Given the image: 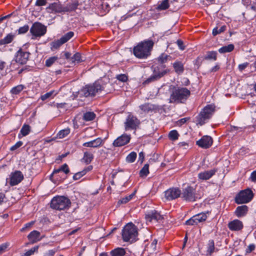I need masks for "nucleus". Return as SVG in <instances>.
Segmentation results:
<instances>
[{
    "mask_svg": "<svg viewBox=\"0 0 256 256\" xmlns=\"http://www.w3.org/2000/svg\"><path fill=\"white\" fill-rule=\"evenodd\" d=\"M154 45L152 40L142 41L134 48V54L138 58L146 59L150 55Z\"/></svg>",
    "mask_w": 256,
    "mask_h": 256,
    "instance_id": "nucleus-1",
    "label": "nucleus"
},
{
    "mask_svg": "<svg viewBox=\"0 0 256 256\" xmlns=\"http://www.w3.org/2000/svg\"><path fill=\"white\" fill-rule=\"evenodd\" d=\"M170 97V103H184L190 94V92L186 88H172Z\"/></svg>",
    "mask_w": 256,
    "mask_h": 256,
    "instance_id": "nucleus-2",
    "label": "nucleus"
},
{
    "mask_svg": "<svg viewBox=\"0 0 256 256\" xmlns=\"http://www.w3.org/2000/svg\"><path fill=\"white\" fill-rule=\"evenodd\" d=\"M102 80H99L92 84L86 85L80 92V94L85 97L94 96L104 90Z\"/></svg>",
    "mask_w": 256,
    "mask_h": 256,
    "instance_id": "nucleus-3",
    "label": "nucleus"
},
{
    "mask_svg": "<svg viewBox=\"0 0 256 256\" xmlns=\"http://www.w3.org/2000/svg\"><path fill=\"white\" fill-rule=\"evenodd\" d=\"M136 227L132 222L126 224L122 230V238L124 242H132L136 241L138 236Z\"/></svg>",
    "mask_w": 256,
    "mask_h": 256,
    "instance_id": "nucleus-4",
    "label": "nucleus"
},
{
    "mask_svg": "<svg viewBox=\"0 0 256 256\" xmlns=\"http://www.w3.org/2000/svg\"><path fill=\"white\" fill-rule=\"evenodd\" d=\"M214 111L215 106L214 105L208 104L206 106L196 118L197 124L200 126L204 124L211 118Z\"/></svg>",
    "mask_w": 256,
    "mask_h": 256,
    "instance_id": "nucleus-5",
    "label": "nucleus"
},
{
    "mask_svg": "<svg viewBox=\"0 0 256 256\" xmlns=\"http://www.w3.org/2000/svg\"><path fill=\"white\" fill-rule=\"evenodd\" d=\"M214 111L215 106L214 105L208 104L206 106L196 118L197 124L200 126L204 124L211 118Z\"/></svg>",
    "mask_w": 256,
    "mask_h": 256,
    "instance_id": "nucleus-6",
    "label": "nucleus"
},
{
    "mask_svg": "<svg viewBox=\"0 0 256 256\" xmlns=\"http://www.w3.org/2000/svg\"><path fill=\"white\" fill-rule=\"evenodd\" d=\"M214 111L215 106L214 105L208 104L206 106L196 118L197 124L200 126L204 124L211 118Z\"/></svg>",
    "mask_w": 256,
    "mask_h": 256,
    "instance_id": "nucleus-7",
    "label": "nucleus"
},
{
    "mask_svg": "<svg viewBox=\"0 0 256 256\" xmlns=\"http://www.w3.org/2000/svg\"><path fill=\"white\" fill-rule=\"evenodd\" d=\"M71 204L70 200L64 196H56L51 200L50 207L56 210H64L68 208Z\"/></svg>",
    "mask_w": 256,
    "mask_h": 256,
    "instance_id": "nucleus-8",
    "label": "nucleus"
},
{
    "mask_svg": "<svg viewBox=\"0 0 256 256\" xmlns=\"http://www.w3.org/2000/svg\"><path fill=\"white\" fill-rule=\"evenodd\" d=\"M254 197V194L250 188L240 191L235 198L237 204H246L250 202Z\"/></svg>",
    "mask_w": 256,
    "mask_h": 256,
    "instance_id": "nucleus-9",
    "label": "nucleus"
},
{
    "mask_svg": "<svg viewBox=\"0 0 256 256\" xmlns=\"http://www.w3.org/2000/svg\"><path fill=\"white\" fill-rule=\"evenodd\" d=\"M46 26L39 22H34L30 28V32L32 36V39L40 38L44 36L46 32Z\"/></svg>",
    "mask_w": 256,
    "mask_h": 256,
    "instance_id": "nucleus-10",
    "label": "nucleus"
},
{
    "mask_svg": "<svg viewBox=\"0 0 256 256\" xmlns=\"http://www.w3.org/2000/svg\"><path fill=\"white\" fill-rule=\"evenodd\" d=\"M181 194L182 198L186 201L194 202L198 198L196 189L191 186L184 188Z\"/></svg>",
    "mask_w": 256,
    "mask_h": 256,
    "instance_id": "nucleus-11",
    "label": "nucleus"
},
{
    "mask_svg": "<svg viewBox=\"0 0 256 256\" xmlns=\"http://www.w3.org/2000/svg\"><path fill=\"white\" fill-rule=\"evenodd\" d=\"M140 122L136 116L132 114H129L124 122L125 129L126 130H136L139 125Z\"/></svg>",
    "mask_w": 256,
    "mask_h": 256,
    "instance_id": "nucleus-12",
    "label": "nucleus"
},
{
    "mask_svg": "<svg viewBox=\"0 0 256 256\" xmlns=\"http://www.w3.org/2000/svg\"><path fill=\"white\" fill-rule=\"evenodd\" d=\"M10 184L14 186L18 184L24 179V175L20 170H16L10 175Z\"/></svg>",
    "mask_w": 256,
    "mask_h": 256,
    "instance_id": "nucleus-13",
    "label": "nucleus"
},
{
    "mask_svg": "<svg viewBox=\"0 0 256 256\" xmlns=\"http://www.w3.org/2000/svg\"><path fill=\"white\" fill-rule=\"evenodd\" d=\"M167 72L166 70H162L160 71L158 68V70L154 68V74L150 78H147L144 82V84H148L151 82H153L159 80Z\"/></svg>",
    "mask_w": 256,
    "mask_h": 256,
    "instance_id": "nucleus-14",
    "label": "nucleus"
},
{
    "mask_svg": "<svg viewBox=\"0 0 256 256\" xmlns=\"http://www.w3.org/2000/svg\"><path fill=\"white\" fill-rule=\"evenodd\" d=\"M30 55V52L22 51V50L20 49L16 56V62L21 64H25L28 60Z\"/></svg>",
    "mask_w": 256,
    "mask_h": 256,
    "instance_id": "nucleus-15",
    "label": "nucleus"
},
{
    "mask_svg": "<svg viewBox=\"0 0 256 256\" xmlns=\"http://www.w3.org/2000/svg\"><path fill=\"white\" fill-rule=\"evenodd\" d=\"M181 191L178 188H170L165 192V197L168 200H172L178 198Z\"/></svg>",
    "mask_w": 256,
    "mask_h": 256,
    "instance_id": "nucleus-16",
    "label": "nucleus"
},
{
    "mask_svg": "<svg viewBox=\"0 0 256 256\" xmlns=\"http://www.w3.org/2000/svg\"><path fill=\"white\" fill-rule=\"evenodd\" d=\"M48 12L50 13H62L64 12V7L60 2H54L50 4L46 8Z\"/></svg>",
    "mask_w": 256,
    "mask_h": 256,
    "instance_id": "nucleus-17",
    "label": "nucleus"
},
{
    "mask_svg": "<svg viewBox=\"0 0 256 256\" xmlns=\"http://www.w3.org/2000/svg\"><path fill=\"white\" fill-rule=\"evenodd\" d=\"M196 144L203 148H208L212 145V139L210 136H202L200 140L196 141Z\"/></svg>",
    "mask_w": 256,
    "mask_h": 256,
    "instance_id": "nucleus-18",
    "label": "nucleus"
},
{
    "mask_svg": "<svg viewBox=\"0 0 256 256\" xmlns=\"http://www.w3.org/2000/svg\"><path fill=\"white\" fill-rule=\"evenodd\" d=\"M130 140V136L126 134H123L118 137L113 142L114 146H122L129 142Z\"/></svg>",
    "mask_w": 256,
    "mask_h": 256,
    "instance_id": "nucleus-19",
    "label": "nucleus"
},
{
    "mask_svg": "<svg viewBox=\"0 0 256 256\" xmlns=\"http://www.w3.org/2000/svg\"><path fill=\"white\" fill-rule=\"evenodd\" d=\"M243 227L242 222L238 220H234L228 224V228L232 231H240Z\"/></svg>",
    "mask_w": 256,
    "mask_h": 256,
    "instance_id": "nucleus-20",
    "label": "nucleus"
},
{
    "mask_svg": "<svg viewBox=\"0 0 256 256\" xmlns=\"http://www.w3.org/2000/svg\"><path fill=\"white\" fill-rule=\"evenodd\" d=\"M216 171L217 170L216 169H212L209 170H205L200 172L198 174V178L199 180H209L215 174Z\"/></svg>",
    "mask_w": 256,
    "mask_h": 256,
    "instance_id": "nucleus-21",
    "label": "nucleus"
},
{
    "mask_svg": "<svg viewBox=\"0 0 256 256\" xmlns=\"http://www.w3.org/2000/svg\"><path fill=\"white\" fill-rule=\"evenodd\" d=\"M139 108L145 114H150L155 112L158 109L156 106L150 103L142 104Z\"/></svg>",
    "mask_w": 256,
    "mask_h": 256,
    "instance_id": "nucleus-22",
    "label": "nucleus"
},
{
    "mask_svg": "<svg viewBox=\"0 0 256 256\" xmlns=\"http://www.w3.org/2000/svg\"><path fill=\"white\" fill-rule=\"evenodd\" d=\"M40 234L37 230H33L28 236V238L31 244L36 243L42 240Z\"/></svg>",
    "mask_w": 256,
    "mask_h": 256,
    "instance_id": "nucleus-23",
    "label": "nucleus"
},
{
    "mask_svg": "<svg viewBox=\"0 0 256 256\" xmlns=\"http://www.w3.org/2000/svg\"><path fill=\"white\" fill-rule=\"evenodd\" d=\"M146 218L148 222H152V220L158 222L162 220V217L158 212H152L146 215Z\"/></svg>",
    "mask_w": 256,
    "mask_h": 256,
    "instance_id": "nucleus-24",
    "label": "nucleus"
},
{
    "mask_svg": "<svg viewBox=\"0 0 256 256\" xmlns=\"http://www.w3.org/2000/svg\"><path fill=\"white\" fill-rule=\"evenodd\" d=\"M102 142L101 138H98L93 140L84 143L82 146L85 147L98 148L102 144Z\"/></svg>",
    "mask_w": 256,
    "mask_h": 256,
    "instance_id": "nucleus-25",
    "label": "nucleus"
},
{
    "mask_svg": "<svg viewBox=\"0 0 256 256\" xmlns=\"http://www.w3.org/2000/svg\"><path fill=\"white\" fill-rule=\"evenodd\" d=\"M248 212V207L246 205H242L236 208L234 214L238 218H241L246 215Z\"/></svg>",
    "mask_w": 256,
    "mask_h": 256,
    "instance_id": "nucleus-26",
    "label": "nucleus"
},
{
    "mask_svg": "<svg viewBox=\"0 0 256 256\" xmlns=\"http://www.w3.org/2000/svg\"><path fill=\"white\" fill-rule=\"evenodd\" d=\"M174 72L178 74H182L184 72V64L180 61L176 60L173 64Z\"/></svg>",
    "mask_w": 256,
    "mask_h": 256,
    "instance_id": "nucleus-27",
    "label": "nucleus"
},
{
    "mask_svg": "<svg viewBox=\"0 0 256 256\" xmlns=\"http://www.w3.org/2000/svg\"><path fill=\"white\" fill-rule=\"evenodd\" d=\"M126 253L124 248H118L110 251V254L111 256H124Z\"/></svg>",
    "mask_w": 256,
    "mask_h": 256,
    "instance_id": "nucleus-28",
    "label": "nucleus"
},
{
    "mask_svg": "<svg viewBox=\"0 0 256 256\" xmlns=\"http://www.w3.org/2000/svg\"><path fill=\"white\" fill-rule=\"evenodd\" d=\"M14 36L12 34H8L3 39L0 40V46L10 43L14 40Z\"/></svg>",
    "mask_w": 256,
    "mask_h": 256,
    "instance_id": "nucleus-29",
    "label": "nucleus"
},
{
    "mask_svg": "<svg viewBox=\"0 0 256 256\" xmlns=\"http://www.w3.org/2000/svg\"><path fill=\"white\" fill-rule=\"evenodd\" d=\"M234 45L233 44H230L228 46H224L218 49V52L220 54H224L226 52H230L234 49Z\"/></svg>",
    "mask_w": 256,
    "mask_h": 256,
    "instance_id": "nucleus-30",
    "label": "nucleus"
},
{
    "mask_svg": "<svg viewBox=\"0 0 256 256\" xmlns=\"http://www.w3.org/2000/svg\"><path fill=\"white\" fill-rule=\"evenodd\" d=\"M93 159L94 155L92 153L88 152H84L82 160L86 164H90Z\"/></svg>",
    "mask_w": 256,
    "mask_h": 256,
    "instance_id": "nucleus-31",
    "label": "nucleus"
},
{
    "mask_svg": "<svg viewBox=\"0 0 256 256\" xmlns=\"http://www.w3.org/2000/svg\"><path fill=\"white\" fill-rule=\"evenodd\" d=\"M171 56L165 53L162 54L157 58L158 63L163 64L166 62L168 60H170Z\"/></svg>",
    "mask_w": 256,
    "mask_h": 256,
    "instance_id": "nucleus-32",
    "label": "nucleus"
},
{
    "mask_svg": "<svg viewBox=\"0 0 256 256\" xmlns=\"http://www.w3.org/2000/svg\"><path fill=\"white\" fill-rule=\"evenodd\" d=\"M215 246H214V240H208L207 246V250L206 254L211 255L214 250Z\"/></svg>",
    "mask_w": 256,
    "mask_h": 256,
    "instance_id": "nucleus-33",
    "label": "nucleus"
},
{
    "mask_svg": "<svg viewBox=\"0 0 256 256\" xmlns=\"http://www.w3.org/2000/svg\"><path fill=\"white\" fill-rule=\"evenodd\" d=\"M216 58L217 52L216 51H208L204 56L205 60H216Z\"/></svg>",
    "mask_w": 256,
    "mask_h": 256,
    "instance_id": "nucleus-34",
    "label": "nucleus"
},
{
    "mask_svg": "<svg viewBox=\"0 0 256 256\" xmlns=\"http://www.w3.org/2000/svg\"><path fill=\"white\" fill-rule=\"evenodd\" d=\"M194 216L198 224V223L204 222L207 218L206 214L204 212L196 214Z\"/></svg>",
    "mask_w": 256,
    "mask_h": 256,
    "instance_id": "nucleus-35",
    "label": "nucleus"
},
{
    "mask_svg": "<svg viewBox=\"0 0 256 256\" xmlns=\"http://www.w3.org/2000/svg\"><path fill=\"white\" fill-rule=\"evenodd\" d=\"M78 6V2H73L69 4L67 6L64 7V12H70L76 10Z\"/></svg>",
    "mask_w": 256,
    "mask_h": 256,
    "instance_id": "nucleus-36",
    "label": "nucleus"
},
{
    "mask_svg": "<svg viewBox=\"0 0 256 256\" xmlns=\"http://www.w3.org/2000/svg\"><path fill=\"white\" fill-rule=\"evenodd\" d=\"M25 86L22 84L18 85L12 88L10 92L12 94H19L24 88Z\"/></svg>",
    "mask_w": 256,
    "mask_h": 256,
    "instance_id": "nucleus-37",
    "label": "nucleus"
},
{
    "mask_svg": "<svg viewBox=\"0 0 256 256\" xmlns=\"http://www.w3.org/2000/svg\"><path fill=\"white\" fill-rule=\"evenodd\" d=\"M96 114L94 112H88L84 113L83 115V119L86 121H90L94 120Z\"/></svg>",
    "mask_w": 256,
    "mask_h": 256,
    "instance_id": "nucleus-38",
    "label": "nucleus"
},
{
    "mask_svg": "<svg viewBox=\"0 0 256 256\" xmlns=\"http://www.w3.org/2000/svg\"><path fill=\"white\" fill-rule=\"evenodd\" d=\"M58 60V58L57 56L50 57L46 60L45 66L47 67H50L57 62Z\"/></svg>",
    "mask_w": 256,
    "mask_h": 256,
    "instance_id": "nucleus-39",
    "label": "nucleus"
},
{
    "mask_svg": "<svg viewBox=\"0 0 256 256\" xmlns=\"http://www.w3.org/2000/svg\"><path fill=\"white\" fill-rule=\"evenodd\" d=\"M74 36V32H69L64 34L62 37H61L60 39L62 40L63 42L66 43L71 38H72Z\"/></svg>",
    "mask_w": 256,
    "mask_h": 256,
    "instance_id": "nucleus-40",
    "label": "nucleus"
},
{
    "mask_svg": "<svg viewBox=\"0 0 256 256\" xmlns=\"http://www.w3.org/2000/svg\"><path fill=\"white\" fill-rule=\"evenodd\" d=\"M169 6L168 0H163L158 6L157 9L158 10H165L168 8Z\"/></svg>",
    "mask_w": 256,
    "mask_h": 256,
    "instance_id": "nucleus-41",
    "label": "nucleus"
},
{
    "mask_svg": "<svg viewBox=\"0 0 256 256\" xmlns=\"http://www.w3.org/2000/svg\"><path fill=\"white\" fill-rule=\"evenodd\" d=\"M30 130V126L28 124H24L21 128L20 132L23 136H26L29 134Z\"/></svg>",
    "mask_w": 256,
    "mask_h": 256,
    "instance_id": "nucleus-42",
    "label": "nucleus"
},
{
    "mask_svg": "<svg viewBox=\"0 0 256 256\" xmlns=\"http://www.w3.org/2000/svg\"><path fill=\"white\" fill-rule=\"evenodd\" d=\"M149 166L148 164H145L140 172V176H146L149 173Z\"/></svg>",
    "mask_w": 256,
    "mask_h": 256,
    "instance_id": "nucleus-43",
    "label": "nucleus"
},
{
    "mask_svg": "<svg viewBox=\"0 0 256 256\" xmlns=\"http://www.w3.org/2000/svg\"><path fill=\"white\" fill-rule=\"evenodd\" d=\"M134 194H135V192H133L132 194H130L128 196H126L124 198H122L118 201V203L122 204L127 203L133 198V196H134Z\"/></svg>",
    "mask_w": 256,
    "mask_h": 256,
    "instance_id": "nucleus-44",
    "label": "nucleus"
},
{
    "mask_svg": "<svg viewBox=\"0 0 256 256\" xmlns=\"http://www.w3.org/2000/svg\"><path fill=\"white\" fill-rule=\"evenodd\" d=\"M136 158V153L131 152L126 158V161L128 162H133Z\"/></svg>",
    "mask_w": 256,
    "mask_h": 256,
    "instance_id": "nucleus-45",
    "label": "nucleus"
},
{
    "mask_svg": "<svg viewBox=\"0 0 256 256\" xmlns=\"http://www.w3.org/2000/svg\"><path fill=\"white\" fill-rule=\"evenodd\" d=\"M71 61L72 62H76L79 63L82 61V60L81 58V54L78 53L76 52V53L72 58H71Z\"/></svg>",
    "mask_w": 256,
    "mask_h": 256,
    "instance_id": "nucleus-46",
    "label": "nucleus"
},
{
    "mask_svg": "<svg viewBox=\"0 0 256 256\" xmlns=\"http://www.w3.org/2000/svg\"><path fill=\"white\" fill-rule=\"evenodd\" d=\"M70 132V130L69 128H66L62 130H60L58 134V136L59 138H62L66 136L67 135L69 134Z\"/></svg>",
    "mask_w": 256,
    "mask_h": 256,
    "instance_id": "nucleus-47",
    "label": "nucleus"
},
{
    "mask_svg": "<svg viewBox=\"0 0 256 256\" xmlns=\"http://www.w3.org/2000/svg\"><path fill=\"white\" fill-rule=\"evenodd\" d=\"M178 134L176 130H172L170 131L168 134V137L170 140H176L178 138Z\"/></svg>",
    "mask_w": 256,
    "mask_h": 256,
    "instance_id": "nucleus-48",
    "label": "nucleus"
},
{
    "mask_svg": "<svg viewBox=\"0 0 256 256\" xmlns=\"http://www.w3.org/2000/svg\"><path fill=\"white\" fill-rule=\"evenodd\" d=\"M226 30V26H222L220 28H214L212 30V34L214 36H216L221 32H224Z\"/></svg>",
    "mask_w": 256,
    "mask_h": 256,
    "instance_id": "nucleus-49",
    "label": "nucleus"
},
{
    "mask_svg": "<svg viewBox=\"0 0 256 256\" xmlns=\"http://www.w3.org/2000/svg\"><path fill=\"white\" fill-rule=\"evenodd\" d=\"M64 42L62 41V40L60 38L57 40L53 42L52 44V47L53 48L57 49L59 47H60L62 44H63Z\"/></svg>",
    "mask_w": 256,
    "mask_h": 256,
    "instance_id": "nucleus-50",
    "label": "nucleus"
},
{
    "mask_svg": "<svg viewBox=\"0 0 256 256\" xmlns=\"http://www.w3.org/2000/svg\"><path fill=\"white\" fill-rule=\"evenodd\" d=\"M116 78L120 82H126L128 80V76L126 74H120L116 76Z\"/></svg>",
    "mask_w": 256,
    "mask_h": 256,
    "instance_id": "nucleus-51",
    "label": "nucleus"
},
{
    "mask_svg": "<svg viewBox=\"0 0 256 256\" xmlns=\"http://www.w3.org/2000/svg\"><path fill=\"white\" fill-rule=\"evenodd\" d=\"M29 30V26L28 24H26L23 26L20 27L18 30V34H24L26 33Z\"/></svg>",
    "mask_w": 256,
    "mask_h": 256,
    "instance_id": "nucleus-52",
    "label": "nucleus"
},
{
    "mask_svg": "<svg viewBox=\"0 0 256 256\" xmlns=\"http://www.w3.org/2000/svg\"><path fill=\"white\" fill-rule=\"evenodd\" d=\"M186 224L189 226L196 225L198 224L195 220L194 216L188 220L186 222Z\"/></svg>",
    "mask_w": 256,
    "mask_h": 256,
    "instance_id": "nucleus-53",
    "label": "nucleus"
},
{
    "mask_svg": "<svg viewBox=\"0 0 256 256\" xmlns=\"http://www.w3.org/2000/svg\"><path fill=\"white\" fill-rule=\"evenodd\" d=\"M60 168V172H63L66 174H68L70 172L68 166L66 164H62Z\"/></svg>",
    "mask_w": 256,
    "mask_h": 256,
    "instance_id": "nucleus-54",
    "label": "nucleus"
},
{
    "mask_svg": "<svg viewBox=\"0 0 256 256\" xmlns=\"http://www.w3.org/2000/svg\"><path fill=\"white\" fill-rule=\"evenodd\" d=\"M84 175H85L84 171L79 172L74 174L73 179L74 180H78Z\"/></svg>",
    "mask_w": 256,
    "mask_h": 256,
    "instance_id": "nucleus-55",
    "label": "nucleus"
},
{
    "mask_svg": "<svg viewBox=\"0 0 256 256\" xmlns=\"http://www.w3.org/2000/svg\"><path fill=\"white\" fill-rule=\"evenodd\" d=\"M22 141H18L14 145L12 146L10 148V150L12 151H14L20 147L22 145Z\"/></svg>",
    "mask_w": 256,
    "mask_h": 256,
    "instance_id": "nucleus-56",
    "label": "nucleus"
},
{
    "mask_svg": "<svg viewBox=\"0 0 256 256\" xmlns=\"http://www.w3.org/2000/svg\"><path fill=\"white\" fill-rule=\"evenodd\" d=\"M53 92L51 91L48 92H47L43 95H42L40 97V98L42 100H45L48 98H50Z\"/></svg>",
    "mask_w": 256,
    "mask_h": 256,
    "instance_id": "nucleus-57",
    "label": "nucleus"
},
{
    "mask_svg": "<svg viewBox=\"0 0 256 256\" xmlns=\"http://www.w3.org/2000/svg\"><path fill=\"white\" fill-rule=\"evenodd\" d=\"M47 3L46 0H36L35 6H45Z\"/></svg>",
    "mask_w": 256,
    "mask_h": 256,
    "instance_id": "nucleus-58",
    "label": "nucleus"
},
{
    "mask_svg": "<svg viewBox=\"0 0 256 256\" xmlns=\"http://www.w3.org/2000/svg\"><path fill=\"white\" fill-rule=\"evenodd\" d=\"M176 44L180 50H184L185 46H184L183 42L182 40H177Z\"/></svg>",
    "mask_w": 256,
    "mask_h": 256,
    "instance_id": "nucleus-59",
    "label": "nucleus"
},
{
    "mask_svg": "<svg viewBox=\"0 0 256 256\" xmlns=\"http://www.w3.org/2000/svg\"><path fill=\"white\" fill-rule=\"evenodd\" d=\"M255 249V245L254 244H250L246 250L247 253H250Z\"/></svg>",
    "mask_w": 256,
    "mask_h": 256,
    "instance_id": "nucleus-60",
    "label": "nucleus"
},
{
    "mask_svg": "<svg viewBox=\"0 0 256 256\" xmlns=\"http://www.w3.org/2000/svg\"><path fill=\"white\" fill-rule=\"evenodd\" d=\"M248 63L247 62L240 64L238 66V68H239L240 70L242 71L244 70L248 66Z\"/></svg>",
    "mask_w": 256,
    "mask_h": 256,
    "instance_id": "nucleus-61",
    "label": "nucleus"
},
{
    "mask_svg": "<svg viewBox=\"0 0 256 256\" xmlns=\"http://www.w3.org/2000/svg\"><path fill=\"white\" fill-rule=\"evenodd\" d=\"M250 179L252 182H256V170L252 172L250 178Z\"/></svg>",
    "mask_w": 256,
    "mask_h": 256,
    "instance_id": "nucleus-62",
    "label": "nucleus"
},
{
    "mask_svg": "<svg viewBox=\"0 0 256 256\" xmlns=\"http://www.w3.org/2000/svg\"><path fill=\"white\" fill-rule=\"evenodd\" d=\"M220 64H216L215 66H214L213 68H212L210 70V72H216L220 70Z\"/></svg>",
    "mask_w": 256,
    "mask_h": 256,
    "instance_id": "nucleus-63",
    "label": "nucleus"
},
{
    "mask_svg": "<svg viewBox=\"0 0 256 256\" xmlns=\"http://www.w3.org/2000/svg\"><path fill=\"white\" fill-rule=\"evenodd\" d=\"M34 224V222L32 221L30 222H28L24 225V226L22 228L21 231H24L25 229L30 228Z\"/></svg>",
    "mask_w": 256,
    "mask_h": 256,
    "instance_id": "nucleus-64",
    "label": "nucleus"
}]
</instances>
